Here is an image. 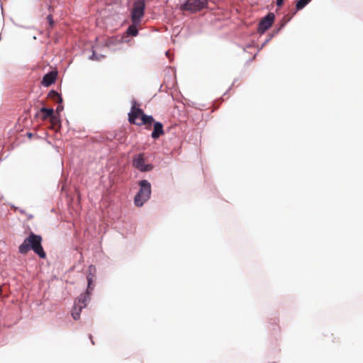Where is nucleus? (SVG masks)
<instances>
[{
  "label": "nucleus",
  "instance_id": "2eb2a0df",
  "mask_svg": "<svg viewBox=\"0 0 363 363\" xmlns=\"http://www.w3.org/2000/svg\"><path fill=\"white\" fill-rule=\"evenodd\" d=\"M291 18V16H289V15H286L283 18V21H284V23L282 24V26L289 21H290Z\"/></svg>",
  "mask_w": 363,
  "mask_h": 363
},
{
  "label": "nucleus",
  "instance_id": "20e7f679",
  "mask_svg": "<svg viewBox=\"0 0 363 363\" xmlns=\"http://www.w3.org/2000/svg\"><path fill=\"white\" fill-rule=\"evenodd\" d=\"M92 271H95V267L92 265L89 267V274L87 275L88 286L86 293L82 294L75 301L74 304L78 305L81 308H85L90 299L91 291L93 290L92 283L94 281V275Z\"/></svg>",
  "mask_w": 363,
  "mask_h": 363
},
{
  "label": "nucleus",
  "instance_id": "f3484780",
  "mask_svg": "<svg viewBox=\"0 0 363 363\" xmlns=\"http://www.w3.org/2000/svg\"><path fill=\"white\" fill-rule=\"evenodd\" d=\"M284 4V0H277V5L279 7H281Z\"/></svg>",
  "mask_w": 363,
  "mask_h": 363
},
{
  "label": "nucleus",
  "instance_id": "423d86ee",
  "mask_svg": "<svg viewBox=\"0 0 363 363\" xmlns=\"http://www.w3.org/2000/svg\"><path fill=\"white\" fill-rule=\"evenodd\" d=\"M132 165L140 172H150L153 169L152 164L146 163L145 153L135 155L133 157Z\"/></svg>",
  "mask_w": 363,
  "mask_h": 363
},
{
  "label": "nucleus",
  "instance_id": "39448f33",
  "mask_svg": "<svg viewBox=\"0 0 363 363\" xmlns=\"http://www.w3.org/2000/svg\"><path fill=\"white\" fill-rule=\"evenodd\" d=\"M145 10V1L136 0L133 2L130 10V19L133 23H140Z\"/></svg>",
  "mask_w": 363,
  "mask_h": 363
},
{
  "label": "nucleus",
  "instance_id": "7ed1b4c3",
  "mask_svg": "<svg viewBox=\"0 0 363 363\" xmlns=\"http://www.w3.org/2000/svg\"><path fill=\"white\" fill-rule=\"evenodd\" d=\"M140 189L134 198L136 206H142L150 197L151 184L145 179L139 182Z\"/></svg>",
  "mask_w": 363,
  "mask_h": 363
},
{
  "label": "nucleus",
  "instance_id": "9d476101",
  "mask_svg": "<svg viewBox=\"0 0 363 363\" xmlns=\"http://www.w3.org/2000/svg\"><path fill=\"white\" fill-rule=\"evenodd\" d=\"M40 112L43 114L42 116L43 120H45L48 118H50L52 120L54 119V111L52 108H42L40 109Z\"/></svg>",
  "mask_w": 363,
  "mask_h": 363
},
{
  "label": "nucleus",
  "instance_id": "a211bd4d",
  "mask_svg": "<svg viewBox=\"0 0 363 363\" xmlns=\"http://www.w3.org/2000/svg\"><path fill=\"white\" fill-rule=\"evenodd\" d=\"M91 60H95V59H98L97 57H95V53L93 52L92 54V56L90 57Z\"/></svg>",
  "mask_w": 363,
  "mask_h": 363
},
{
  "label": "nucleus",
  "instance_id": "4468645a",
  "mask_svg": "<svg viewBox=\"0 0 363 363\" xmlns=\"http://www.w3.org/2000/svg\"><path fill=\"white\" fill-rule=\"evenodd\" d=\"M311 0H298L296 4V9L297 11L303 9Z\"/></svg>",
  "mask_w": 363,
  "mask_h": 363
},
{
  "label": "nucleus",
  "instance_id": "6ab92c4d",
  "mask_svg": "<svg viewBox=\"0 0 363 363\" xmlns=\"http://www.w3.org/2000/svg\"><path fill=\"white\" fill-rule=\"evenodd\" d=\"M62 109V107L60 106H58L57 108V111H61Z\"/></svg>",
  "mask_w": 363,
  "mask_h": 363
},
{
  "label": "nucleus",
  "instance_id": "f8f14e48",
  "mask_svg": "<svg viewBox=\"0 0 363 363\" xmlns=\"http://www.w3.org/2000/svg\"><path fill=\"white\" fill-rule=\"evenodd\" d=\"M83 308H81L78 305L74 304L72 311V315L74 320H78L80 317V313L82 311V309Z\"/></svg>",
  "mask_w": 363,
  "mask_h": 363
},
{
  "label": "nucleus",
  "instance_id": "f257e3e1",
  "mask_svg": "<svg viewBox=\"0 0 363 363\" xmlns=\"http://www.w3.org/2000/svg\"><path fill=\"white\" fill-rule=\"evenodd\" d=\"M136 101H133L131 111L128 113V121L130 123L137 125H146L147 129H150L152 123H154V129L151 136L154 139L158 138L164 133L163 125L160 122H155L152 116H147L144 113L143 111L136 107Z\"/></svg>",
  "mask_w": 363,
  "mask_h": 363
},
{
  "label": "nucleus",
  "instance_id": "dca6fc26",
  "mask_svg": "<svg viewBox=\"0 0 363 363\" xmlns=\"http://www.w3.org/2000/svg\"><path fill=\"white\" fill-rule=\"evenodd\" d=\"M48 20V22H49V24H50V26L52 27L54 24V21H53V19H52V16L49 15L48 17H47Z\"/></svg>",
  "mask_w": 363,
  "mask_h": 363
},
{
  "label": "nucleus",
  "instance_id": "f03ea898",
  "mask_svg": "<svg viewBox=\"0 0 363 363\" xmlns=\"http://www.w3.org/2000/svg\"><path fill=\"white\" fill-rule=\"evenodd\" d=\"M42 240L43 239L40 235L31 233L19 246V252L25 255L27 254L29 250H32L40 258H45L46 254L42 247Z\"/></svg>",
  "mask_w": 363,
  "mask_h": 363
},
{
  "label": "nucleus",
  "instance_id": "ddd939ff",
  "mask_svg": "<svg viewBox=\"0 0 363 363\" xmlns=\"http://www.w3.org/2000/svg\"><path fill=\"white\" fill-rule=\"evenodd\" d=\"M49 97L52 100L55 101L57 103H61L62 101V99L60 95L55 91H51L49 94Z\"/></svg>",
  "mask_w": 363,
  "mask_h": 363
},
{
  "label": "nucleus",
  "instance_id": "6e6552de",
  "mask_svg": "<svg viewBox=\"0 0 363 363\" xmlns=\"http://www.w3.org/2000/svg\"><path fill=\"white\" fill-rule=\"evenodd\" d=\"M275 18V16L273 13H268L264 18H263L259 23L258 31L261 33H264L267 30H268L274 23Z\"/></svg>",
  "mask_w": 363,
  "mask_h": 363
},
{
  "label": "nucleus",
  "instance_id": "1a4fd4ad",
  "mask_svg": "<svg viewBox=\"0 0 363 363\" xmlns=\"http://www.w3.org/2000/svg\"><path fill=\"white\" fill-rule=\"evenodd\" d=\"M56 79V74L54 72H49L46 74L42 81V84L45 86H49L53 84Z\"/></svg>",
  "mask_w": 363,
  "mask_h": 363
},
{
  "label": "nucleus",
  "instance_id": "0eeeda50",
  "mask_svg": "<svg viewBox=\"0 0 363 363\" xmlns=\"http://www.w3.org/2000/svg\"><path fill=\"white\" fill-rule=\"evenodd\" d=\"M207 0H187L181 7L182 11L196 12L206 6Z\"/></svg>",
  "mask_w": 363,
  "mask_h": 363
},
{
  "label": "nucleus",
  "instance_id": "9b49d317",
  "mask_svg": "<svg viewBox=\"0 0 363 363\" xmlns=\"http://www.w3.org/2000/svg\"><path fill=\"white\" fill-rule=\"evenodd\" d=\"M140 23H133L127 29V34L131 36H136L138 33L137 26Z\"/></svg>",
  "mask_w": 363,
  "mask_h": 363
}]
</instances>
